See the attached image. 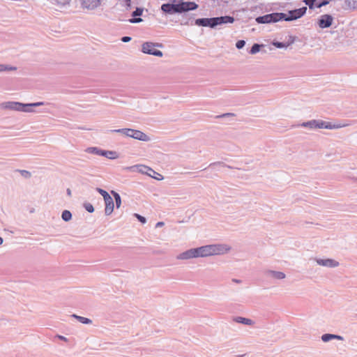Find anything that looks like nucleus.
<instances>
[{
  "label": "nucleus",
  "instance_id": "a18cd8bd",
  "mask_svg": "<svg viewBox=\"0 0 357 357\" xmlns=\"http://www.w3.org/2000/svg\"><path fill=\"white\" fill-rule=\"evenodd\" d=\"M232 281L234 282H236V283H241V281L240 280H237V279H233Z\"/></svg>",
  "mask_w": 357,
  "mask_h": 357
},
{
  "label": "nucleus",
  "instance_id": "58836bf2",
  "mask_svg": "<svg viewBox=\"0 0 357 357\" xmlns=\"http://www.w3.org/2000/svg\"><path fill=\"white\" fill-rule=\"evenodd\" d=\"M20 172L21 175L25 178H30L31 177V173L29 171L26 170H20Z\"/></svg>",
  "mask_w": 357,
  "mask_h": 357
},
{
  "label": "nucleus",
  "instance_id": "5701e85b",
  "mask_svg": "<svg viewBox=\"0 0 357 357\" xmlns=\"http://www.w3.org/2000/svg\"><path fill=\"white\" fill-rule=\"evenodd\" d=\"M102 156L112 160L118 158L119 155L116 151L102 150Z\"/></svg>",
  "mask_w": 357,
  "mask_h": 357
},
{
  "label": "nucleus",
  "instance_id": "4468645a",
  "mask_svg": "<svg viewBox=\"0 0 357 357\" xmlns=\"http://www.w3.org/2000/svg\"><path fill=\"white\" fill-rule=\"evenodd\" d=\"M264 275L268 278H271L275 280H283L286 278L284 273L270 269L266 270L264 271Z\"/></svg>",
  "mask_w": 357,
  "mask_h": 357
},
{
  "label": "nucleus",
  "instance_id": "f03ea898",
  "mask_svg": "<svg viewBox=\"0 0 357 357\" xmlns=\"http://www.w3.org/2000/svg\"><path fill=\"white\" fill-rule=\"evenodd\" d=\"M45 102H37L33 103H22L19 102H5L1 104V106L4 109H8L14 111L19 112H32L33 110L31 107H38L40 105H44Z\"/></svg>",
  "mask_w": 357,
  "mask_h": 357
},
{
  "label": "nucleus",
  "instance_id": "bb28decb",
  "mask_svg": "<svg viewBox=\"0 0 357 357\" xmlns=\"http://www.w3.org/2000/svg\"><path fill=\"white\" fill-rule=\"evenodd\" d=\"M264 47V45H259L258 43H255L252 46L251 49L249 51V53L251 54H255L259 52L261 50V47Z\"/></svg>",
  "mask_w": 357,
  "mask_h": 357
},
{
  "label": "nucleus",
  "instance_id": "ea45409f",
  "mask_svg": "<svg viewBox=\"0 0 357 357\" xmlns=\"http://www.w3.org/2000/svg\"><path fill=\"white\" fill-rule=\"evenodd\" d=\"M235 116V114L233 113H225V114L217 116L216 118L222 119V118H225L227 116Z\"/></svg>",
  "mask_w": 357,
  "mask_h": 357
},
{
  "label": "nucleus",
  "instance_id": "7c9ffc66",
  "mask_svg": "<svg viewBox=\"0 0 357 357\" xmlns=\"http://www.w3.org/2000/svg\"><path fill=\"white\" fill-rule=\"evenodd\" d=\"M130 3H131L130 0H120V4L122 6H124L126 10H129L131 8Z\"/></svg>",
  "mask_w": 357,
  "mask_h": 357
},
{
  "label": "nucleus",
  "instance_id": "c85d7f7f",
  "mask_svg": "<svg viewBox=\"0 0 357 357\" xmlns=\"http://www.w3.org/2000/svg\"><path fill=\"white\" fill-rule=\"evenodd\" d=\"M293 42H294V40H291L290 43H284L282 42L275 41V42H273V45L277 48L287 47Z\"/></svg>",
  "mask_w": 357,
  "mask_h": 357
},
{
  "label": "nucleus",
  "instance_id": "9d476101",
  "mask_svg": "<svg viewBox=\"0 0 357 357\" xmlns=\"http://www.w3.org/2000/svg\"><path fill=\"white\" fill-rule=\"evenodd\" d=\"M178 4L179 13L194 10L198 8V5L192 1H182Z\"/></svg>",
  "mask_w": 357,
  "mask_h": 357
},
{
  "label": "nucleus",
  "instance_id": "a19ab883",
  "mask_svg": "<svg viewBox=\"0 0 357 357\" xmlns=\"http://www.w3.org/2000/svg\"><path fill=\"white\" fill-rule=\"evenodd\" d=\"M134 131H135V129L127 128V132L126 133V136L132 138V135L134 133Z\"/></svg>",
  "mask_w": 357,
  "mask_h": 357
},
{
  "label": "nucleus",
  "instance_id": "a211bd4d",
  "mask_svg": "<svg viewBox=\"0 0 357 357\" xmlns=\"http://www.w3.org/2000/svg\"><path fill=\"white\" fill-rule=\"evenodd\" d=\"M143 10L140 8H137L135 10H134L132 13V18L129 20V22L132 24L139 23L142 22V19L140 17H137V16L142 15Z\"/></svg>",
  "mask_w": 357,
  "mask_h": 357
},
{
  "label": "nucleus",
  "instance_id": "423d86ee",
  "mask_svg": "<svg viewBox=\"0 0 357 357\" xmlns=\"http://www.w3.org/2000/svg\"><path fill=\"white\" fill-rule=\"evenodd\" d=\"M128 169H136L139 172L149 175V176L154 178L157 180H161L163 178L162 176L156 172H155L151 167L145 165H134L132 167H126Z\"/></svg>",
  "mask_w": 357,
  "mask_h": 357
},
{
  "label": "nucleus",
  "instance_id": "393cba45",
  "mask_svg": "<svg viewBox=\"0 0 357 357\" xmlns=\"http://www.w3.org/2000/svg\"><path fill=\"white\" fill-rule=\"evenodd\" d=\"M111 194L113 195L114 198L116 208H120L121 204V198L120 195L114 190H112Z\"/></svg>",
  "mask_w": 357,
  "mask_h": 357
},
{
  "label": "nucleus",
  "instance_id": "9b49d317",
  "mask_svg": "<svg viewBox=\"0 0 357 357\" xmlns=\"http://www.w3.org/2000/svg\"><path fill=\"white\" fill-rule=\"evenodd\" d=\"M317 264L319 266L328 267V268H335L339 266V262L333 259H314Z\"/></svg>",
  "mask_w": 357,
  "mask_h": 357
},
{
  "label": "nucleus",
  "instance_id": "09e8293b",
  "mask_svg": "<svg viewBox=\"0 0 357 357\" xmlns=\"http://www.w3.org/2000/svg\"><path fill=\"white\" fill-rule=\"evenodd\" d=\"M182 24H188V22H185V23H182Z\"/></svg>",
  "mask_w": 357,
  "mask_h": 357
},
{
  "label": "nucleus",
  "instance_id": "20e7f679",
  "mask_svg": "<svg viewBox=\"0 0 357 357\" xmlns=\"http://www.w3.org/2000/svg\"><path fill=\"white\" fill-rule=\"evenodd\" d=\"M155 47H163L162 43L145 42L142 45V52L144 54L153 55L155 56L162 57L163 54L160 50H156Z\"/></svg>",
  "mask_w": 357,
  "mask_h": 357
},
{
  "label": "nucleus",
  "instance_id": "e433bc0d",
  "mask_svg": "<svg viewBox=\"0 0 357 357\" xmlns=\"http://www.w3.org/2000/svg\"><path fill=\"white\" fill-rule=\"evenodd\" d=\"M111 132H117L121 133L126 136V133L127 132V128H121V129H116V130H111Z\"/></svg>",
  "mask_w": 357,
  "mask_h": 357
},
{
  "label": "nucleus",
  "instance_id": "b1692460",
  "mask_svg": "<svg viewBox=\"0 0 357 357\" xmlns=\"http://www.w3.org/2000/svg\"><path fill=\"white\" fill-rule=\"evenodd\" d=\"M71 316H72V317L76 319L78 321H79L82 324H91L92 323V320L90 319H88L86 317H81V316L77 315L75 314H73Z\"/></svg>",
  "mask_w": 357,
  "mask_h": 357
},
{
  "label": "nucleus",
  "instance_id": "f257e3e1",
  "mask_svg": "<svg viewBox=\"0 0 357 357\" xmlns=\"http://www.w3.org/2000/svg\"><path fill=\"white\" fill-rule=\"evenodd\" d=\"M231 248L227 244H211L190 248L178 255L176 259L180 260H188L198 257H207L213 255H220L229 252Z\"/></svg>",
  "mask_w": 357,
  "mask_h": 357
},
{
  "label": "nucleus",
  "instance_id": "6e6552de",
  "mask_svg": "<svg viewBox=\"0 0 357 357\" xmlns=\"http://www.w3.org/2000/svg\"><path fill=\"white\" fill-rule=\"evenodd\" d=\"M105 0H80L81 6L87 10H95L100 8Z\"/></svg>",
  "mask_w": 357,
  "mask_h": 357
},
{
  "label": "nucleus",
  "instance_id": "0eeeda50",
  "mask_svg": "<svg viewBox=\"0 0 357 357\" xmlns=\"http://www.w3.org/2000/svg\"><path fill=\"white\" fill-rule=\"evenodd\" d=\"M307 11V7L304 6L298 9L289 10L288 14L284 13L282 20L291 22L303 17Z\"/></svg>",
  "mask_w": 357,
  "mask_h": 357
},
{
  "label": "nucleus",
  "instance_id": "412c9836",
  "mask_svg": "<svg viewBox=\"0 0 357 357\" xmlns=\"http://www.w3.org/2000/svg\"><path fill=\"white\" fill-rule=\"evenodd\" d=\"M343 337L340 336V335H334V334H329V333H326V334H324L322 335L321 336V340L324 342H327L330 340H343Z\"/></svg>",
  "mask_w": 357,
  "mask_h": 357
},
{
  "label": "nucleus",
  "instance_id": "dca6fc26",
  "mask_svg": "<svg viewBox=\"0 0 357 357\" xmlns=\"http://www.w3.org/2000/svg\"><path fill=\"white\" fill-rule=\"evenodd\" d=\"M195 24L199 26H208L214 28L213 17L211 18H199L195 21Z\"/></svg>",
  "mask_w": 357,
  "mask_h": 357
},
{
  "label": "nucleus",
  "instance_id": "2f4dec72",
  "mask_svg": "<svg viewBox=\"0 0 357 357\" xmlns=\"http://www.w3.org/2000/svg\"><path fill=\"white\" fill-rule=\"evenodd\" d=\"M96 191L98 192L103 197V199H107V197L110 196L109 194L106 190L102 188H97Z\"/></svg>",
  "mask_w": 357,
  "mask_h": 357
},
{
  "label": "nucleus",
  "instance_id": "c9c22d12",
  "mask_svg": "<svg viewBox=\"0 0 357 357\" xmlns=\"http://www.w3.org/2000/svg\"><path fill=\"white\" fill-rule=\"evenodd\" d=\"M245 45V41L243 40H239L236 43V47L237 49H242Z\"/></svg>",
  "mask_w": 357,
  "mask_h": 357
},
{
  "label": "nucleus",
  "instance_id": "f3484780",
  "mask_svg": "<svg viewBox=\"0 0 357 357\" xmlns=\"http://www.w3.org/2000/svg\"><path fill=\"white\" fill-rule=\"evenodd\" d=\"M105 208V213L106 215H109L114 211V200L111 196L107 197V199H104Z\"/></svg>",
  "mask_w": 357,
  "mask_h": 357
},
{
  "label": "nucleus",
  "instance_id": "1a4fd4ad",
  "mask_svg": "<svg viewBox=\"0 0 357 357\" xmlns=\"http://www.w3.org/2000/svg\"><path fill=\"white\" fill-rule=\"evenodd\" d=\"M333 21V17L329 14H325L320 16L317 20V24L321 29L330 27Z\"/></svg>",
  "mask_w": 357,
  "mask_h": 357
},
{
  "label": "nucleus",
  "instance_id": "aec40b11",
  "mask_svg": "<svg viewBox=\"0 0 357 357\" xmlns=\"http://www.w3.org/2000/svg\"><path fill=\"white\" fill-rule=\"evenodd\" d=\"M233 321L236 323H239L248 326H252L255 324L252 319L242 317H235L233 318Z\"/></svg>",
  "mask_w": 357,
  "mask_h": 357
},
{
  "label": "nucleus",
  "instance_id": "c756f323",
  "mask_svg": "<svg viewBox=\"0 0 357 357\" xmlns=\"http://www.w3.org/2000/svg\"><path fill=\"white\" fill-rule=\"evenodd\" d=\"M17 68L14 66H10L5 64H0V72L7 71V70H16Z\"/></svg>",
  "mask_w": 357,
  "mask_h": 357
},
{
  "label": "nucleus",
  "instance_id": "f704fd0d",
  "mask_svg": "<svg viewBox=\"0 0 357 357\" xmlns=\"http://www.w3.org/2000/svg\"><path fill=\"white\" fill-rule=\"evenodd\" d=\"M347 3L349 7L353 9L357 8V0H347Z\"/></svg>",
  "mask_w": 357,
  "mask_h": 357
},
{
  "label": "nucleus",
  "instance_id": "37998d69",
  "mask_svg": "<svg viewBox=\"0 0 357 357\" xmlns=\"http://www.w3.org/2000/svg\"><path fill=\"white\" fill-rule=\"evenodd\" d=\"M163 225H164V222H157L155 227H162Z\"/></svg>",
  "mask_w": 357,
  "mask_h": 357
},
{
  "label": "nucleus",
  "instance_id": "c03bdc74",
  "mask_svg": "<svg viewBox=\"0 0 357 357\" xmlns=\"http://www.w3.org/2000/svg\"><path fill=\"white\" fill-rule=\"evenodd\" d=\"M59 338L61 340H63L65 342H66L68 340V339L66 337H65L64 336H61V335H59Z\"/></svg>",
  "mask_w": 357,
  "mask_h": 357
},
{
  "label": "nucleus",
  "instance_id": "473e14b6",
  "mask_svg": "<svg viewBox=\"0 0 357 357\" xmlns=\"http://www.w3.org/2000/svg\"><path fill=\"white\" fill-rule=\"evenodd\" d=\"M84 207L89 213H93L94 211V208L93 205L89 202L84 203Z\"/></svg>",
  "mask_w": 357,
  "mask_h": 357
},
{
  "label": "nucleus",
  "instance_id": "7ed1b4c3",
  "mask_svg": "<svg viewBox=\"0 0 357 357\" xmlns=\"http://www.w3.org/2000/svg\"><path fill=\"white\" fill-rule=\"evenodd\" d=\"M301 127L307 128L309 129L325 128V129H337L341 128L339 125L332 124L330 122L322 120H310L303 122L300 125Z\"/></svg>",
  "mask_w": 357,
  "mask_h": 357
},
{
  "label": "nucleus",
  "instance_id": "49530a36",
  "mask_svg": "<svg viewBox=\"0 0 357 357\" xmlns=\"http://www.w3.org/2000/svg\"><path fill=\"white\" fill-rule=\"evenodd\" d=\"M67 194L68 195L70 196L71 195V190L68 188L67 189Z\"/></svg>",
  "mask_w": 357,
  "mask_h": 357
},
{
  "label": "nucleus",
  "instance_id": "ddd939ff",
  "mask_svg": "<svg viewBox=\"0 0 357 357\" xmlns=\"http://www.w3.org/2000/svg\"><path fill=\"white\" fill-rule=\"evenodd\" d=\"M161 10L167 14L179 13L178 3H164L161 6Z\"/></svg>",
  "mask_w": 357,
  "mask_h": 357
},
{
  "label": "nucleus",
  "instance_id": "2eb2a0df",
  "mask_svg": "<svg viewBox=\"0 0 357 357\" xmlns=\"http://www.w3.org/2000/svg\"><path fill=\"white\" fill-rule=\"evenodd\" d=\"M214 21V26L218 25L227 24V23H233L234 22V18L231 16H221L213 17Z\"/></svg>",
  "mask_w": 357,
  "mask_h": 357
},
{
  "label": "nucleus",
  "instance_id": "a878e982",
  "mask_svg": "<svg viewBox=\"0 0 357 357\" xmlns=\"http://www.w3.org/2000/svg\"><path fill=\"white\" fill-rule=\"evenodd\" d=\"M86 152L98 155H102V149H100L98 147H89L86 149Z\"/></svg>",
  "mask_w": 357,
  "mask_h": 357
},
{
  "label": "nucleus",
  "instance_id": "cd10ccee",
  "mask_svg": "<svg viewBox=\"0 0 357 357\" xmlns=\"http://www.w3.org/2000/svg\"><path fill=\"white\" fill-rule=\"evenodd\" d=\"M61 218L65 222H68L72 219V213L68 210H64L61 214Z\"/></svg>",
  "mask_w": 357,
  "mask_h": 357
},
{
  "label": "nucleus",
  "instance_id": "4c0bfd02",
  "mask_svg": "<svg viewBox=\"0 0 357 357\" xmlns=\"http://www.w3.org/2000/svg\"><path fill=\"white\" fill-rule=\"evenodd\" d=\"M135 217H136L137 218V220L142 222V224H144L146 222V218H144V216H142L141 215L139 214H137V213H135L134 214Z\"/></svg>",
  "mask_w": 357,
  "mask_h": 357
},
{
  "label": "nucleus",
  "instance_id": "de8ad7c7",
  "mask_svg": "<svg viewBox=\"0 0 357 357\" xmlns=\"http://www.w3.org/2000/svg\"><path fill=\"white\" fill-rule=\"evenodd\" d=\"M3 238L0 236V245L3 243Z\"/></svg>",
  "mask_w": 357,
  "mask_h": 357
},
{
  "label": "nucleus",
  "instance_id": "f8f14e48",
  "mask_svg": "<svg viewBox=\"0 0 357 357\" xmlns=\"http://www.w3.org/2000/svg\"><path fill=\"white\" fill-rule=\"evenodd\" d=\"M330 0H304V3L309 6L310 9L321 8L329 3Z\"/></svg>",
  "mask_w": 357,
  "mask_h": 357
},
{
  "label": "nucleus",
  "instance_id": "72a5a7b5",
  "mask_svg": "<svg viewBox=\"0 0 357 357\" xmlns=\"http://www.w3.org/2000/svg\"><path fill=\"white\" fill-rule=\"evenodd\" d=\"M213 166H222V167H228L229 169L231 168V166L226 165L223 162H215L211 163L209 165V167H211Z\"/></svg>",
  "mask_w": 357,
  "mask_h": 357
},
{
  "label": "nucleus",
  "instance_id": "6ab92c4d",
  "mask_svg": "<svg viewBox=\"0 0 357 357\" xmlns=\"http://www.w3.org/2000/svg\"><path fill=\"white\" fill-rule=\"evenodd\" d=\"M132 138L143 142L150 141V137L146 134L138 130H135Z\"/></svg>",
  "mask_w": 357,
  "mask_h": 357
},
{
  "label": "nucleus",
  "instance_id": "4be33fe9",
  "mask_svg": "<svg viewBox=\"0 0 357 357\" xmlns=\"http://www.w3.org/2000/svg\"><path fill=\"white\" fill-rule=\"evenodd\" d=\"M71 0H52V3L56 5L60 8H66L69 6Z\"/></svg>",
  "mask_w": 357,
  "mask_h": 357
},
{
  "label": "nucleus",
  "instance_id": "39448f33",
  "mask_svg": "<svg viewBox=\"0 0 357 357\" xmlns=\"http://www.w3.org/2000/svg\"><path fill=\"white\" fill-rule=\"evenodd\" d=\"M282 17H284L283 13H273L263 16H259L255 20L258 24H268L281 21L282 20Z\"/></svg>",
  "mask_w": 357,
  "mask_h": 357
},
{
  "label": "nucleus",
  "instance_id": "79ce46f5",
  "mask_svg": "<svg viewBox=\"0 0 357 357\" xmlns=\"http://www.w3.org/2000/svg\"><path fill=\"white\" fill-rule=\"evenodd\" d=\"M131 40V38L130 36H123L121 38V41L123 43H128Z\"/></svg>",
  "mask_w": 357,
  "mask_h": 357
}]
</instances>
